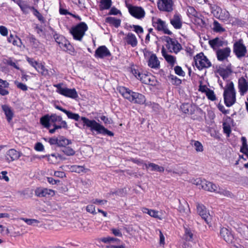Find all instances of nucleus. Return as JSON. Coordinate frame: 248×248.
Instances as JSON below:
<instances>
[{"instance_id":"nucleus-1","label":"nucleus","mask_w":248,"mask_h":248,"mask_svg":"<svg viewBox=\"0 0 248 248\" xmlns=\"http://www.w3.org/2000/svg\"><path fill=\"white\" fill-rule=\"evenodd\" d=\"M66 114L69 119H73L76 121H78L80 118L83 123L84 126H86V127L90 128L92 131H95L97 134L107 135L109 136H113L114 135L111 131L108 130L94 120H89L85 117L80 118L78 114L68 110Z\"/></svg>"},{"instance_id":"nucleus-2","label":"nucleus","mask_w":248,"mask_h":248,"mask_svg":"<svg viewBox=\"0 0 248 248\" xmlns=\"http://www.w3.org/2000/svg\"><path fill=\"white\" fill-rule=\"evenodd\" d=\"M119 92L124 98L133 103L141 105L145 103V97L141 93L134 92L124 87H120Z\"/></svg>"},{"instance_id":"nucleus-3","label":"nucleus","mask_w":248,"mask_h":248,"mask_svg":"<svg viewBox=\"0 0 248 248\" xmlns=\"http://www.w3.org/2000/svg\"><path fill=\"white\" fill-rule=\"evenodd\" d=\"M223 96L225 105L230 107L236 101V92L232 81L227 83L224 89Z\"/></svg>"},{"instance_id":"nucleus-4","label":"nucleus","mask_w":248,"mask_h":248,"mask_svg":"<svg viewBox=\"0 0 248 248\" xmlns=\"http://www.w3.org/2000/svg\"><path fill=\"white\" fill-rule=\"evenodd\" d=\"M51 125L54 128L49 129V132L51 134L55 133L56 130L62 128L67 129V124L65 121H63L62 118L60 116H58L56 114H53L50 115Z\"/></svg>"},{"instance_id":"nucleus-5","label":"nucleus","mask_w":248,"mask_h":248,"mask_svg":"<svg viewBox=\"0 0 248 248\" xmlns=\"http://www.w3.org/2000/svg\"><path fill=\"white\" fill-rule=\"evenodd\" d=\"M88 30V26L85 22H80L72 28L70 32L73 38L77 40L81 41L85 31Z\"/></svg>"},{"instance_id":"nucleus-6","label":"nucleus","mask_w":248,"mask_h":248,"mask_svg":"<svg viewBox=\"0 0 248 248\" xmlns=\"http://www.w3.org/2000/svg\"><path fill=\"white\" fill-rule=\"evenodd\" d=\"M196 66L199 70L207 68L211 66V63L203 53H200L196 55L194 58Z\"/></svg>"},{"instance_id":"nucleus-7","label":"nucleus","mask_w":248,"mask_h":248,"mask_svg":"<svg viewBox=\"0 0 248 248\" xmlns=\"http://www.w3.org/2000/svg\"><path fill=\"white\" fill-rule=\"evenodd\" d=\"M57 88V92L66 97L75 99L78 97V93L75 89H68L67 88H63L60 84L54 85Z\"/></svg>"},{"instance_id":"nucleus-8","label":"nucleus","mask_w":248,"mask_h":248,"mask_svg":"<svg viewBox=\"0 0 248 248\" xmlns=\"http://www.w3.org/2000/svg\"><path fill=\"white\" fill-rule=\"evenodd\" d=\"M166 41V47L170 52L177 54L181 50L182 46L176 40L167 37Z\"/></svg>"},{"instance_id":"nucleus-9","label":"nucleus","mask_w":248,"mask_h":248,"mask_svg":"<svg viewBox=\"0 0 248 248\" xmlns=\"http://www.w3.org/2000/svg\"><path fill=\"white\" fill-rule=\"evenodd\" d=\"M173 0H157L158 9L163 12H170L173 10Z\"/></svg>"},{"instance_id":"nucleus-10","label":"nucleus","mask_w":248,"mask_h":248,"mask_svg":"<svg viewBox=\"0 0 248 248\" xmlns=\"http://www.w3.org/2000/svg\"><path fill=\"white\" fill-rule=\"evenodd\" d=\"M54 38L59 46L64 50H70L72 48L69 42L63 36L56 34L54 35Z\"/></svg>"},{"instance_id":"nucleus-11","label":"nucleus","mask_w":248,"mask_h":248,"mask_svg":"<svg viewBox=\"0 0 248 248\" xmlns=\"http://www.w3.org/2000/svg\"><path fill=\"white\" fill-rule=\"evenodd\" d=\"M130 15L137 19H141L145 16L144 9L141 7L134 6L129 5L127 6Z\"/></svg>"},{"instance_id":"nucleus-12","label":"nucleus","mask_w":248,"mask_h":248,"mask_svg":"<svg viewBox=\"0 0 248 248\" xmlns=\"http://www.w3.org/2000/svg\"><path fill=\"white\" fill-rule=\"evenodd\" d=\"M153 26L158 31H162L165 34L170 35L172 32L168 29L165 22L160 18H157L153 20Z\"/></svg>"},{"instance_id":"nucleus-13","label":"nucleus","mask_w":248,"mask_h":248,"mask_svg":"<svg viewBox=\"0 0 248 248\" xmlns=\"http://www.w3.org/2000/svg\"><path fill=\"white\" fill-rule=\"evenodd\" d=\"M197 212L207 224L211 222V216L204 205L198 203L196 205Z\"/></svg>"},{"instance_id":"nucleus-14","label":"nucleus","mask_w":248,"mask_h":248,"mask_svg":"<svg viewBox=\"0 0 248 248\" xmlns=\"http://www.w3.org/2000/svg\"><path fill=\"white\" fill-rule=\"evenodd\" d=\"M238 88L240 94L243 96L248 92V77H242L238 79Z\"/></svg>"},{"instance_id":"nucleus-15","label":"nucleus","mask_w":248,"mask_h":248,"mask_svg":"<svg viewBox=\"0 0 248 248\" xmlns=\"http://www.w3.org/2000/svg\"><path fill=\"white\" fill-rule=\"evenodd\" d=\"M233 52L237 58H241L245 56L246 47L241 41L236 42L233 45Z\"/></svg>"},{"instance_id":"nucleus-16","label":"nucleus","mask_w":248,"mask_h":248,"mask_svg":"<svg viewBox=\"0 0 248 248\" xmlns=\"http://www.w3.org/2000/svg\"><path fill=\"white\" fill-rule=\"evenodd\" d=\"M231 51V49L229 47L217 49L216 52L217 60L223 61L227 59L230 55Z\"/></svg>"},{"instance_id":"nucleus-17","label":"nucleus","mask_w":248,"mask_h":248,"mask_svg":"<svg viewBox=\"0 0 248 248\" xmlns=\"http://www.w3.org/2000/svg\"><path fill=\"white\" fill-rule=\"evenodd\" d=\"M109 50L105 46L98 47L95 51L94 56L96 58H103L110 56Z\"/></svg>"},{"instance_id":"nucleus-18","label":"nucleus","mask_w":248,"mask_h":248,"mask_svg":"<svg viewBox=\"0 0 248 248\" xmlns=\"http://www.w3.org/2000/svg\"><path fill=\"white\" fill-rule=\"evenodd\" d=\"M22 154L17 152L14 149H10L7 151L6 155V160L8 162H12L17 160L21 155Z\"/></svg>"},{"instance_id":"nucleus-19","label":"nucleus","mask_w":248,"mask_h":248,"mask_svg":"<svg viewBox=\"0 0 248 248\" xmlns=\"http://www.w3.org/2000/svg\"><path fill=\"white\" fill-rule=\"evenodd\" d=\"M221 237L228 243H231L233 240V236L231 232L225 228H221L220 231Z\"/></svg>"},{"instance_id":"nucleus-20","label":"nucleus","mask_w":248,"mask_h":248,"mask_svg":"<svg viewBox=\"0 0 248 248\" xmlns=\"http://www.w3.org/2000/svg\"><path fill=\"white\" fill-rule=\"evenodd\" d=\"M55 192L54 190L47 188L39 187L35 190V195L40 197H45L46 195L53 196Z\"/></svg>"},{"instance_id":"nucleus-21","label":"nucleus","mask_w":248,"mask_h":248,"mask_svg":"<svg viewBox=\"0 0 248 248\" xmlns=\"http://www.w3.org/2000/svg\"><path fill=\"white\" fill-rule=\"evenodd\" d=\"M209 44L213 49H215L217 47H220L227 45V42L224 41L218 37H216L213 39L209 40Z\"/></svg>"},{"instance_id":"nucleus-22","label":"nucleus","mask_w":248,"mask_h":248,"mask_svg":"<svg viewBox=\"0 0 248 248\" xmlns=\"http://www.w3.org/2000/svg\"><path fill=\"white\" fill-rule=\"evenodd\" d=\"M148 65L152 68L158 69L160 67V62L156 55L152 54L148 61Z\"/></svg>"},{"instance_id":"nucleus-23","label":"nucleus","mask_w":248,"mask_h":248,"mask_svg":"<svg viewBox=\"0 0 248 248\" xmlns=\"http://www.w3.org/2000/svg\"><path fill=\"white\" fill-rule=\"evenodd\" d=\"M202 188L211 192L217 191V186L206 180L203 181Z\"/></svg>"},{"instance_id":"nucleus-24","label":"nucleus","mask_w":248,"mask_h":248,"mask_svg":"<svg viewBox=\"0 0 248 248\" xmlns=\"http://www.w3.org/2000/svg\"><path fill=\"white\" fill-rule=\"evenodd\" d=\"M1 108L4 112L7 121L10 123L14 116V113L11 108L7 105H2Z\"/></svg>"},{"instance_id":"nucleus-25","label":"nucleus","mask_w":248,"mask_h":248,"mask_svg":"<svg viewBox=\"0 0 248 248\" xmlns=\"http://www.w3.org/2000/svg\"><path fill=\"white\" fill-rule=\"evenodd\" d=\"M124 40L128 45L132 47H135L138 44V41L136 36L131 32H129L125 37Z\"/></svg>"},{"instance_id":"nucleus-26","label":"nucleus","mask_w":248,"mask_h":248,"mask_svg":"<svg viewBox=\"0 0 248 248\" xmlns=\"http://www.w3.org/2000/svg\"><path fill=\"white\" fill-rule=\"evenodd\" d=\"M161 53L162 56L168 63H169L171 66H173L176 62L175 57L172 55L168 54L164 46L162 48Z\"/></svg>"},{"instance_id":"nucleus-27","label":"nucleus","mask_w":248,"mask_h":248,"mask_svg":"<svg viewBox=\"0 0 248 248\" xmlns=\"http://www.w3.org/2000/svg\"><path fill=\"white\" fill-rule=\"evenodd\" d=\"M217 14L216 16L223 21H228L230 18V14L227 11H222L220 8H217Z\"/></svg>"},{"instance_id":"nucleus-28","label":"nucleus","mask_w":248,"mask_h":248,"mask_svg":"<svg viewBox=\"0 0 248 248\" xmlns=\"http://www.w3.org/2000/svg\"><path fill=\"white\" fill-rule=\"evenodd\" d=\"M170 23L175 29H179L182 27V22L179 15L175 14L170 19Z\"/></svg>"},{"instance_id":"nucleus-29","label":"nucleus","mask_w":248,"mask_h":248,"mask_svg":"<svg viewBox=\"0 0 248 248\" xmlns=\"http://www.w3.org/2000/svg\"><path fill=\"white\" fill-rule=\"evenodd\" d=\"M181 109L186 114H192L195 111V106L190 104L184 103L181 106Z\"/></svg>"},{"instance_id":"nucleus-30","label":"nucleus","mask_w":248,"mask_h":248,"mask_svg":"<svg viewBox=\"0 0 248 248\" xmlns=\"http://www.w3.org/2000/svg\"><path fill=\"white\" fill-rule=\"evenodd\" d=\"M179 206L178 207L179 211L184 216H188L189 212L190 210L188 207V205L187 203L186 202H184V203L182 204L179 200Z\"/></svg>"},{"instance_id":"nucleus-31","label":"nucleus","mask_w":248,"mask_h":248,"mask_svg":"<svg viewBox=\"0 0 248 248\" xmlns=\"http://www.w3.org/2000/svg\"><path fill=\"white\" fill-rule=\"evenodd\" d=\"M153 78H154L150 75L142 73L139 79H140L143 83L146 84H152Z\"/></svg>"},{"instance_id":"nucleus-32","label":"nucleus","mask_w":248,"mask_h":248,"mask_svg":"<svg viewBox=\"0 0 248 248\" xmlns=\"http://www.w3.org/2000/svg\"><path fill=\"white\" fill-rule=\"evenodd\" d=\"M40 123L45 128L48 129L51 126L50 115L46 114L40 118Z\"/></svg>"},{"instance_id":"nucleus-33","label":"nucleus","mask_w":248,"mask_h":248,"mask_svg":"<svg viewBox=\"0 0 248 248\" xmlns=\"http://www.w3.org/2000/svg\"><path fill=\"white\" fill-rule=\"evenodd\" d=\"M29 41L32 46L36 49H42L43 45L37 40L33 36H31L29 38Z\"/></svg>"},{"instance_id":"nucleus-34","label":"nucleus","mask_w":248,"mask_h":248,"mask_svg":"<svg viewBox=\"0 0 248 248\" xmlns=\"http://www.w3.org/2000/svg\"><path fill=\"white\" fill-rule=\"evenodd\" d=\"M3 62L5 64L12 66L17 70H21L18 66V61L15 60H13L12 58L4 59Z\"/></svg>"},{"instance_id":"nucleus-35","label":"nucleus","mask_w":248,"mask_h":248,"mask_svg":"<svg viewBox=\"0 0 248 248\" xmlns=\"http://www.w3.org/2000/svg\"><path fill=\"white\" fill-rule=\"evenodd\" d=\"M106 22L118 28L120 26L121 21L113 17H108L106 19Z\"/></svg>"},{"instance_id":"nucleus-36","label":"nucleus","mask_w":248,"mask_h":248,"mask_svg":"<svg viewBox=\"0 0 248 248\" xmlns=\"http://www.w3.org/2000/svg\"><path fill=\"white\" fill-rule=\"evenodd\" d=\"M8 41L9 43H12L14 46H21L22 42L20 38L17 37H14V36L11 34L8 38Z\"/></svg>"},{"instance_id":"nucleus-37","label":"nucleus","mask_w":248,"mask_h":248,"mask_svg":"<svg viewBox=\"0 0 248 248\" xmlns=\"http://www.w3.org/2000/svg\"><path fill=\"white\" fill-rule=\"evenodd\" d=\"M71 143V142L69 140L63 137H61L58 140V146L63 148L66 146Z\"/></svg>"},{"instance_id":"nucleus-38","label":"nucleus","mask_w":248,"mask_h":248,"mask_svg":"<svg viewBox=\"0 0 248 248\" xmlns=\"http://www.w3.org/2000/svg\"><path fill=\"white\" fill-rule=\"evenodd\" d=\"M111 5V0H101L100 9L101 10L108 9Z\"/></svg>"},{"instance_id":"nucleus-39","label":"nucleus","mask_w":248,"mask_h":248,"mask_svg":"<svg viewBox=\"0 0 248 248\" xmlns=\"http://www.w3.org/2000/svg\"><path fill=\"white\" fill-rule=\"evenodd\" d=\"M57 154H53L46 155H43L42 157H39V158H44L47 157L48 161L52 164H56L58 162V157H57Z\"/></svg>"},{"instance_id":"nucleus-40","label":"nucleus","mask_w":248,"mask_h":248,"mask_svg":"<svg viewBox=\"0 0 248 248\" xmlns=\"http://www.w3.org/2000/svg\"><path fill=\"white\" fill-rule=\"evenodd\" d=\"M191 144L195 147V150L198 152H202L203 148L202 144L199 141L191 140Z\"/></svg>"},{"instance_id":"nucleus-41","label":"nucleus","mask_w":248,"mask_h":248,"mask_svg":"<svg viewBox=\"0 0 248 248\" xmlns=\"http://www.w3.org/2000/svg\"><path fill=\"white\" fill-rule=\"evenodd\" d=\"M61 151L68 156L73 155L75 154V151L70 147H64L62 148Z\"/></svg>"},{"instance_id":"nucleus-42","label":"nucleus","mask_w":248,"mask_h":248,"mask_svg":"<svg viewBox=\"0 0 248 248\" xmlns=\"http://www.w3.org/2000/svg\"><path fill=\"white\" fill-rule=\"evenodd\" d=\"M149 167L151 168V170L157 171L158 172H163L164 169L163 167L159 166L158 165L153 163H150L148 164Z\"/></svg>"},{"instance_id":"nucleus-43","label":"nucleus","mask_w":248,"mask_h":248,"mask_svg":"<svg viewBox=\"0 0 248 248\" xmlns=\"http://www.w3.org/2000/svg\"><path fill=\"white\" fill-rule=\"evenodd\" d=\"M27 61L35 69L36 71L38 70V67H39L41 64L38 62L34 59L29 57L27 58Z\"/></svg>"},{"instance_id":"nucleus-44","label":"nucleus","mask_w":248,"mask_h":248,"mask_svg":"<svg viewBox=\"0 0 248 248\" xmlns=\"http://www.w3.org/2000/svg\"><path fill=\"white\" fill-rule=\"evenodd\" d=\"M143 212L148 214L151 217L161 219L158 216V212L154 210H149L147 208H145L144 209Z\"/></svg>"},{"instance_id":"nucleus-45","label":"nucleus","mask_w":248,"mask_h":248,"mask_svg":"<svg viewBox=\"0 0 248 248\" xmlns=\"http://www.w3.org/2000/svg\"><path fill=\"white\" fill-rule=\"evenodd\" d=\"M84 168L82 166L73 165L71 166L70 170L72 172L80 173L83 171Z\"/></svg>"},{"instance_id":"nucleus-46","label":"nucleus","mask_w":248,"mask_h":248,"mask_svg":"<svg viewBox=\"0 0 248 248\" xmlns=\"http://www.w3.org/2000/svg\"><path fill=\"white\" fill-rule=\"evenodd\" d=\"M213 26L214 31L216 32H223L225 31V29L221 27V25L217 21H214Z\"/></svg>"},{"instance_id":"nucleus-47","label":"nucleus","mask_w":248,"mask_h":248,"mask_svg":"<svg viewBox=\"0 0 248 248\" xmlns=\"http://www.w3.org/2000/svg\"><path fill=\"white\" fill-rule=\"evenodd\" d=\"M37 71L40 73L43 76H46L49 75L48 70L42 64H41L39 67H38V70Z\"/></svg>"},{"instance_id":"nucleus-48","label":"nucleus","mask_w":248,"mask_h":248,"mask_svg":"<svg viewBox=\"0 0 248 248\" xmlns=\"http://www.w3.org/2000/svg\"><path fill=\"white\" fill-rule=\"evenodd\" d=\"M205 179L202 180L200 178H198L196 179H192L191 180V182L194 184L196 185L197 186H199V188H202V184L203 183V181H204Z\"/></svg>"},{"instance_id":"nucleus-49","label":"nucleus","mask_w":248,"mask_h":248,"mask_svg":"<svg viewBox=\"0 0 248 248\" xmlns=\"http://www.w3.org/2000/svg\"><path fill=\"white\" fill-rule=\"evenodd\" d=\"M21 220L24 221L29 225H34L36 224H38L40 221L35 219H28L26 218H21Z\"/></svg>"},{"instance_id":"nucleus-50","label":"nucleus","mask_w":248,"mask_h":248,"mask_svg":"<svg viewBox=\"0 0 248 248\" xmlns=\"http://www.w3.org/2000/svg\"><path fill=\"white\" fill-rule=\"evenodd\" d=\"M216 193H219L220 194H222L224 196H227V197H230L231 195V193L229 191H227L225 189H223L222 188H221L220 187H218L217 186V191L216 192Z\"/></svg>"},{"instance_id":"nucleus-51","label":"nucleus","mask_w":248,"mask_h":248,"mask_svg":"<svg viewBox=\"0 0 248 248\" xmlns=\"http://www.w3.org/2000/svg\"><path fill=\"white\" fill-rule=\"evenodd\" d=\"M206 95L207 98L210 100L214 101L216 99L214 92L210 89H208L206 93Z\"/></svg>"},{"instance_id":"nucleus-52","label":"nucleus","mask_w":248,"mask_h":248,"mask_svg":"<svg viewBox=\"0 0 248 248\" xmlns=\"http://www.w3.org/2000/svg\"><path fill=\"white\" fill-rule=\"evenodd\" d=\"M15 84L18 89L23 91H26L28 90V87L23 83L19 82L18 81L16 80L15 81Z\"/></svg>"},{"instance_id":"nucleus-53","label":"nucleus","mask_w":248,"mask_h":248,"mask_svg":"<svg viewBox=\"0 0 248 248\" xmlns=\"http://www.w3.org/2000/svg\"><path fill=\"white\" fill-rule=\"evenodd\" d=\"M33 11V14L35 16H36L38 20L40 21L41 22H43L44 21V17L42 16V15L35 8L33 7L31 8Z\"/></svg>"},{"instance_id":"nucleus-54","label":"nucleus","mask_w":248,"mask_h":248,"mask_svg":"<svg viewBox=\"0 0 248 248\" xmlns=\"http://www.w3.org/2000/svg\"><path fill=\"white\" fill-rule=\"evenodd\" d=\"M176 74L184 77L185 76V72L182 70V68L179 66H176L174 68Z\"/></svg>"},{"instance_id":"nucleus-55","label":"nucleus","mask_w":248,"mask_h":248,"mask_svg":"<svg viewBox=\"0 0 248 248\" xmlns=\"http://www.w3.org/2000/svg\"><path fill=\"white\" fill-rule=\"evenodd\" d=\"M86 209L88 212L90 213L93 215H95L97 214L95 212V206L93 204L87 205Z\"/></svg>"},{"instance_id":"nucleus-56","label":"nucleus","mask_w":248,"mask_h":248,"mask_svg":"<svg viewBox=\"0 0 248 248\" xmlns=\"http://www.w3.org/2000/svg\"><path fill=\"white\" fill-rule=\"evenodd\" d=\"M171 80L172 83L173 84H175L176 85H180L182 82V81L180 79H179V78H177L176 77L173 76H171Z\"/></svg>"},{"instance_id":"nucleus-57","label":"nucleus","mask_w":248,"mask_h":248,"mask_svg":"<svg viewBox=\"0 0 248 248\" xmlns=\"http://www.w3.org/2000/svg\"><path fill=\"white\" fill-rule=\"evenodd\" d=\"M92 202L97 205H104L107 202V201L96 199L93 200Z\"/></svg>"},{"instance_id":"nucleus-58","label":"nucleus","mask_w":248,"mask_h":248,"mask_svg":"<svg viewBox=\"0 0 248 248\" xmlns=\"http://www.w3.org/2000/svg\"><path fill=\"white\" fill-rule=\"evenodd\" d=\"M186 234V239L187 241H191L193 238V234L189 230L186 229L185 232Z\"/></svg>"},{"instance_id":"nucleus-59","label":"nucleus","mask_w":248,"mask_h":248,"mask_svg":"<svg viewBox=\"0 0 248 248\" xmlns=\"http://www.w3.org/2000/svg\"><path fill=\"white\" fill-rule=\"evenodd\" d=\"M0 33L2 36H7L8 34V30L7 29L3 26H0Z\"/></svg>"},{"instance_id":"nucleus-60","label":"nucleus","mask_w":248,"mask_h":248,"mask_svg":"<svg viewBox=\"0 0 248 248\" xmlns=\"http://www.w3.org/2000/svg\"><path fill=\"white\" fill-rule=\"evenodd\" d=\"M121 12L115 7H112L111 8L108 15H117L118 14H120Z\"/></svg>"},{"instance_id":"nucleus-61","label":"nucleus","mask_w":248,"mask_h":248,"mask_svg":"<svg viewBox=\"0 0 248 248\" xmlns=\"http://www.w3.org/2000/svg\"><path fill=\"white\" fill-rule=\"evenodd\" d=\"M131 72L133 75L135 76L136 78L138 79L139 78L140 76H141V75L142 73L140 72L139 70L135 69H131Z\"/></svg>"},{"instance_id":"nucleus-62","label":"nucleus","mask_w":248,"mask_h":248,"mask_svg":"<svg viewBox=\"0 0 248 248\" xmlns=\"http://www.w3.org/2000/svg\"><path fill=\"white\" fill-rule=\"evenodd\" d=\"M35 149L37 151H43L44 150V146L41 142H37L35 146Z\"/></svg>"},{"instance_id":"nucleus-63","label":"nucleus","mask_w":248,"mask_h":248,"mask_svg":"<svg viewBox=\"0 0 248 248\" xmlns=\"http://www.w3.org/2000/svg\"><path fill=\"white\" fill-rule=\"evenodd\" d=\"M47 182L52 185H57L58 183H60V180H55L52 177H47Z\"/></svg>"},{"instance_id":"nucleus-64","label":"nucleus","mask_w":248,"mask_h":248,"mask_svg":"<svg viewBox=\"0 0 248 248\" xmlns=\"http://www.w3.org/2000/svg\"><path fill=\"white\" fill-rule=\"evenodd\" d=\"M133 28L134 29V31L137 33H141L143 32V30L142 28L139 25H133Z\"/></svg>"}]
</instances>
